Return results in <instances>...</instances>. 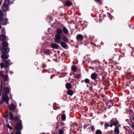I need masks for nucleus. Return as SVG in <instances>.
Wrapping results in <instances>:
<instances>
[{
	"label": "nucleus",
	"mask_w": 134,
	"mask_h": 134,
	"mask_svg": "<svg viewBox=\"0 0 134 134\" xmlns=\"http://www.w3.org/2000/svg\"><path fill=\"white\" fill-rule=\"evenodd\" d=\"M56 32L57 34L55 35L54 41L58 43H60V45L62 47L66 48L68 47V46L66 43L67 42L61 41L62 37L61 35L62 34V29L60 28L57 29Z\"/></svg>",
	"instance_id": "nucleus-1"
},
{
	"label": "nucleus",
	"mask_w": 134,
	"mask_h": 134,
	"mask_svg": "<svg viewBox=\"0 0 134 134\" xmlns=\"http://www.w3.org/2000/svg\"><path fill=\"white\" fill-rule=\"evenodd\" d=\"M12 64V63L10 62V59H8V60H3L2 62L0 63L1 68V69H2L4 67L7 68L9 65H10Z\"/></svg>",
	"instance_id": "nucleus-2"
},
{
	"label": "nucleus",
	"mask_w": 134,
	"mask_h": 134,
	"mask_svg": "<svg viewBox=\"0 0 134 134\" xmlns=\"http://www.w3.org/2000/svg\"><path fill=\"white\" fill-rule=\"evenodd\" d=\"M10 2L9 0H5L4 2L2 7V9L4 12H6L8 10Z\"/></svg>",
	"instance_id": "nucleus-3"
},
{
	"label": "nucleus",
	"mask_w": 134,
	"mask_h": 134,
	"mask_svg": "<svg viewBox=\"0 0 134 134\" xmlns=\"http://www.w3.org/2000/svg\"><path fill=\"white\" fill-rule=\"evenodd\" d=\"M2 98V99L1 100L0 104H2L4 102H5L7 104H8L9 98L7 94H5L4 93H3Z\"/></svg>",
	"instance_id": "nucleus-4"
},
{
	"label": "nucleus",
	"mask_w": 134,
	"mask_h": 134,
	"mask_svg": "<svg viewBox=\"0 0 134 134\" xmlns=\"http://www.w3.org/2000/svg\"><path fill=\"white\" fill-rule=\"evenodd\" d=\"M9 115L10 118L11 120L15 121H19L20 117V116L19 115H17L14 116L11 112H9Z\"/></svg>",
	"instance_id": "nucleus-5"
},
{
	"label": "nucleus",
	"mask_w": 134,
	"mask_h": 134,
	"mask_svg": "<svg viewBox=\"0 0 134 134\" xmlns=\"http://www.w3.org/2000/svg\"><path fill=\"white\" fill-rule=\"evenodd\" d=\"M17 105V104H14L13 103H12L10 104L9 106V109L11 111H13L15 110L14 111V112H15L16 115H17V112L19 110L18 109H15Z\"/></svg>",
	"instance_id": "nucleus-6"
},
{
	"label": "nucleus",
	"mask_w": 134,
	"mask_h": 134,
	"mask_svg": "<svg viewBox=\"0 0 134 134\" xmlns=\"http://www.w3.org/2000/svg\"><path fill=\"white\" fill-rule=\"evenodd\" d=\"M76 39L77 41L81 42L82 41L83 39V36L81 34H77L76 37Z\"/></svg>",
	"instance_id": "nucleus-7"
},
{
	"label": "nucleus",
	"mask_w": 134,
	"mask_h": 134,
	"mask_svg": "<svg viewBox=\"0 0 134 134\" xmlns=\"http://www.w3.org/2000/svg\"><path fill=\"white\" fill-rule=\"evenodd\" d=\"M64 123L63 122H58L57 124V125L55 127V128L56 129H57L59 128H62L64 127Z\"/></svg>",
	"instance_id": "nucleus-8"
},
{
	"label": "nucleus",
	"mask_w": 134,
	"mask_h": 134,
	"mask_svg": "<svg viewBox=\"0 0 134 134\" xmlns=\"http://www.w3.org/2000/svg\"><path fill=\"white\" fill-rule=\"evenodd\" d=\"M1 52L2 54H6L8 51H9V49L8 47L6 48H5L2 47L1 49Z\"/></svg>",
	"instance_id": "nucleus-9"
},
{
	"label": "nucleus",
	"mask_w": 134,
	"mask_h": 134,
	"mask_svg": "<svg viewBox=\"0 0 134 134\" xmlns=\"http://www.w3.org/2000/svg\"><path fill=\"white\" fill-rule=\"evenodd\" d=\"M16 129V130H21L22 128L21 124L20 123H18L15 126Z\"/></svg>",
	"instance_id": "nucleus-10"
},
{
	"label": "nucleus",
	"mask_w": 134,
	"mask_h": 134,
	"mask_svg": "<svg viewBox=\"0 0 134 134\" xmlns=\"http://www.w3.org/2000/svg\"><path fill=\"white\" fill-rule=\"evenodd\" d=\"M61 38L63 41L65 42H68V38L64 35L63 34L61 36Z\"/></svg>",
	"instance_id": "nucleus-11"
},
{
	"label": "nucleus",
	"mask_w": 134,
	"mask_h": 134,
	"mask_svg": "<svg viewBox=\"0 0 134 134\" xmlns=\"http://www.w3.org/2000/svg\"><path fill=\"white\" fill-rule=\"evenodd\" d=\"M62 31V32H63L64 34L66 35L69 34V31L65 26L63 27Z\"/></svg>",
	"instance_id": "nucleus-12"
},
{
	"label": "nucleus",
	"mask_w": 134,
	"mask_h": 134,
	"mask_svg": "<svg viewBox=\"0 0 134 134\" xmlns=\"http://www.w3.org/2000/svg\"><path fill=\"white\" fill-rule=\"evenodd\" d=\"M3 93H4L5 94H8L9 92V88L7 87H5L3 90Z\"/></svg>",
	"instance_id": "nucleus-13"
},
{
	"label": "nucleus",
	"mask_w": 134,
	"mask_h": 134,
	"mask_svg": "<svg viewBox=\"0 0 134 134\" xmlns=\"http://www.w3.org/2000/svg\"><path fill=\"white\" fill-rule=\"evenodd\" d=\"M97 75L95 72L92 74L91 75V78L93 80H95L97 79Z\"/></svg>",
	"instance_id": "nucleus-14"
},
{
	"label": "nucleus",
	"mask_w": 134,
	"mask_h": 134,
	"mask_svg": "<svg viewBox=\"0 0 134 134\" xmlns=\"http://www.w3.org/2000/svg\"><path fill=\"white\" fill-rule=\"evenodd\" d=\"M6 38V37L5 34H1L0 35V40L1 41H4Z\"/></svg>",
	"instance_id": "nucleus-15"
},
{
	"label": "nucleus",
	"mask_w": 134,
	"mask_h": 134,
	"mask_svg": "<svg viewBox=\"0 0 134 134\" xmlns=\"http://www.w3.org/2000/svg\"><path fill=\"white\" fill-rule=\"evenodd\" d=\"M51 47L54 49H57L59 47V45L57 44L53 43L51 45Z\"/></svg>",
	"instance_id": "nucleus-16"
},
{
	"label": "nucleus",
	"mask_w": 134,
	"mask_h": 134,
	"mask_svg": "<svg viewBox=\"0 0 134 134\" xmlns=\"http://www.w3.org/2000/svg\"><path fill=\"white\" fill-rule=\"evenodd\" d=\"M9 57L8 55H7L6 54H3L1 55V58L3 59H7Z\"/></svg>",
	"instance_id": "nucleus-17"
},
{
	"label": "nucleus",
	"mask_w": 134,
	"mask_h": 134,
	"mask_svg": "<svg viewBox=\"0 0 134 134\" xmlns=\"http://www.w3.org/2000/svg\"><path fill=\"white\" fill-rule=\"evenodd\" d=\"M2 45L3 47H6L7 48L8 47L9 45V44L7 41H4L2 43Z\"/></svg>",
	"instance_id": "nucleus-18"
},
{
	"label": "nucleus",
	"mask_w": 134,
	"mask_h": 134,
	"mask_svg": "<svg viewBox=\"0 0 134 134\" xmlns=\"http://www.w3.org/2000/svg\"><path fill=\"white\" fill-rule=\"evenodd\" d=\"M67 93L68 95L71 96L73 94L74 92L72 90L69 89L68 90Z\"/></svg>",
	"instance_id": "nucleus-19"
},
{
	"label": "nucleus",
	"mask_w": 134,
	"mask_h": 134,
	"mask_svg": "<svg viewBox=\"0 0 134 134\" xmlns=\"http://www.w3.org/2000/svg\"><path fill=\"white\" fill-rule=\"evenodd\" d=\"M65 127H63L61 129H59L58 132V133L59 134H64V129Z\"/></svg>",
	"instance_id": "nucleus-20"
},
{
	"label": "nucleus",
	"mask_w": 134,
	"mask_h": 134,
	"mask_svg": "<svg viewBox=\"0 0 134 134\" xmlns=\"http://www.w3.org/2000/svg\"><path fill=\"white\" fill-rule=\"evenodd\" d=\"M118 121H113L112 119L111 120L110 122L112 123L113 126H115L117 125L118 124Z\"/></svg>",
	"instance_id": "nucleus-21"
},
{
	"label": "nucleus",
	"mask_w": 134,
	"mask_h": 134,
	"mask_svg": "<svg viewBox=\"0 0 134 134\" xmlns=\"http://www.w3.org/2000/svg\"><path fill=\"white\" fill-rule=\"evenodd\" d=\"M114 132L116 134H119V128L118 127L115 126L114 130Z\"/></svg>",
	"instance_id": "nucleus-22"
},
{
	"label": "nucleus",
	"mask_w": 134,
	"mask_h": 134,
	"mask_svg": "<svg viewBox=\"0 0 134 134\" xmlns=\"http://www.w3.org/2000/svg\"><path fill=\"white\" fill-rule=\"evenodd\" d=\"M66 88L67 89H70L71 88L72 85L71 84L69 83H67L65 85Z\"/></svg>",
	"instance_id": "nucleus-23"
},
{
	"label": "nucleus",
	"mask_w": 134,
	"mask_h": 134,
	"mask_svg": "<svg viewBox=\"0 0 134 134\" xmlns=\"http://www.w3.org/2000/svg\"><path fill=\"white\" fill-rule=\"evenodd\" d=\"M61 118L63 121H65L66 119V115L65 114H63L61 115Z\"/></svg>",
	"instance_id": "nucleus-24"
},
{
	"label": "nucleus",
	"mask_w": 134,
	"mask_h": 134,
	"mask_svg": "<svg viewBox=\"0 0 134 134\" xmlns=\"http://www.w3.org/2000/svg\"><path fill=\"white\" fill-rule=\"evenodd\" d=\"M3 15V12L2 10H0V19L5 18Z\"/></svg>",
	"instance_id": "nucleus-25"
},
{
	"label": "nucleus",
	"mask_w": 134,
	"mask_h": 134,
	"mask_svg": "<svg viewBox=\"0 0 134 134\" xmlns=\"http://www.w3.org/2000/svg\"><path fill=\"white\" fill-rule=\"evenodd\" d=\"M1 33L2 34H5V27H3L2 28L1 31Z\"/></svg>",
	"instance_id": "nucleus-26"
},
{
	"label": "nucleus",
	"mask_w": 134,
	"mask_h": 134,
	"mask_svg": "<svg viewBox=\"0 0 134 134\" xmlns=\"http://www.w3.org/2000/svg\"><path fill=\"white\" fill-rule=\"evenodd\" d=\"M88 129L91 130L92 131H94L95 130V127L93 125L91 126L88 127Z\"/></svg>",
	"instance_id": "nucleus-27"
},
{
	"label": "nucleus",
	"mask_w": 134,
	"mask_h": 134,
	"mask_svg": "<svg viewBox=\"0 0 134 134\" xmlns=\"http://www.w3.org/2000/svg\"><path fill=\"white\" fill-rule=\"evenodd\" d=\"M65 4L67 6L69 7L71 5L72 3L69 1H67L66 2Z\"/></svg>",
	"instance_id": "nucleus-28"
},
{
	"label": "nucleus",
	"mask_w": 134,
	"mask_h": 134,
	"mask_svg": "<svg viewBox=\"0 0 134 134\" xmlns=\"http://www.w3.org/2000/svg\"><path fill=\"white\" fill-rule=\"evenodd\" d=\"M50 51L49 49L46 50L44 51L45 54L47 55H49L50 54Z\"/></svg>",
	"instance_id": "nucleus-29"
},
{
	"label": "nucleus",
	"mask_w": 134,
	"mask_h": 134,
	"mask_svg": "<svg viewBox=\"0 0 134 134\" xmlns=\"http://www.w3.org/2000/svg\"><path fill=\"white\" fill-rule=\"evenodd\" d=\"M71 69L73 71L75 72L77 70V68L75 66L73 65L72 66Z\"/></svg>",
	"instance_id": "nucleus-30"
},
{
	"label": "nucleus",
	"mask_w": 134,
	"mask_h": 134,
	"mask_svg": "<svg viewBox=\"0 0 134 134\" xmlns=\"http://www.w3.org/2000/svg\"><path fill=\"white\" fill-rule=\"evenodd\" d=\"M5 72L3 71H1L0 72V77H3L5 75L4 74Z\"/></svg>",
	"instance_id": "nucleus-31"
},
{
	"label": "nucleus",
	"mask_w": 134,
	"mask_h": 134,
	"mask_svg": "<svg viewBox=\"0 0 134 134\" xmlns=\"http://www.w3.org/2000/svg\"><path fill=\"white\" fill-rule=\"evenodd\" d=\"M96 134H102L101 131L99 130H97L96 131Z\"/></svg>",
	"instance_id": "nucleus-32"
},
{
	"label": "nucleus",
	"mask_w": 134,
	"mask_h": 134,
	"mask_svg": "<svg viewBox=\"0 0 134 134\" xmlns=\"http://www.w3.org/2000/svg\"><path fill=\"white\" fill-rule=\"evenodd\" d=\"M2 78H3V79L5 81H7L8 80V77L5 75Z\"/></svg>",
	"instance_id": "nucleus-33"
},
{
	"label": "nucleus",
	"mask_w": 134,
	"mask_h": 134,
	"mask_svg": "<svg viewBox=\"0 0 134 134\" xmlns=\"http://www.w3.org/2000/svg\"><path fill=\"white\" fill-rule=\"evenodd\" d=\"M81 77L80 74H77L75 76V78L76 79L79 78Z\"/></svg>",
	"instance_id": "nucleus-34"
},
{
	"label": "nucleus",
	"mask_w": 134,
	"mask_h": 134,
	"mask_svg": "<svg viewBox=\"0 0 134 134\" xmlns=\"http://www.w3.org/2000/svg\"><path fill=\"white\" fill-rule=\"evenodd\" d=\"M6 126L7 127L9 128L10 130H12V127L9 125L8 124H6Z\"/></svg>",
	"instance_id": "nucleus-35"
},
{
	"label": "nucleus",
	"mask_w": 134,
	"mask_h": 134,
	"mask_svg": "<svg viewBox=\"0 0 134 134\" xmlns=\"http://www.w3.org/2000/svg\"><path fill=\"white\" fill-rule=\"evenodd\" d=\"M90 81L88 79H86L84 80V82L86 83H88Z\"/></svg>",
	"instance_id": "nucleus-36"
},
{
	"label": "nucleus",
	"mask_w": 134,
	"mask_h": 134,
	"mask_svg": "<svg viewBox=\"0 0 134 134\" xmlns=\"http://www.w3.org/2000/svg\"><path fill=\"white\" fill-rule=\"evenodd\" d=\"M104 126L105 128H107L108 127H109V125L107 122H105L104 124Z\"/></svg>",
	"instance_id": "nucleus-37"
},
{
	"label": "nucleus",
	"mask_w": 134,
	"mask_h": 134,
	"mask_svg": "<svg viewBox=\"0 0 134 134\" xmlns=\"http://www.w3.org/2000/svg\"><path fill=\"white\" fill-rule=\"evenodd\" d=\"M1 88L0 89V96H1V92L2 90V84L1 85Z\"/></svg>",
	"instance_id": "nucleus-38"
},
{
	"label": "nucleus",
	"mask_w": 134,
	"mask_h": 134,
	"mask_svg": "<svg viewBox=\"0 0 134 134\" xmlns=\"http://www.w3.org/2000/svg\"><path fill=\"white\" fill-rule=\"evenodd\" d=\"M133 120L134 121V117L133 118ZM131 126L133 128V130H134V124H133L132 125H131Z\"/></svg>",
	"instance_id": "nucleus-39"
},
{
	"label": "nucleus",
	"mask_w": 134,
	"mask_h": 134,
	"mask_svg": "<svg viewBox=\"0 0 134 134\" xmlns=\"http://www.w3.org/2000/svg\"><path fill=\"white\" fill-rule=\"evenodd\" d=\"M87 125L86 124H84L83 125V128L84 129H86L87 128Z\"/></svg>",
	"instance_id": "nucleus-40"
},
{
	"label": "nucleus",
	"mask_w": 134,
	"mask_h": 134,
	"mask_svg": "<svg viewBox=\"0 0 134 134\" xmlns=\"http://www.w3.org/2000/svg\"><path fill=\"white\" fill-rule=\"evenodd\" d=\"M14 134H21V133L20 131H17Z\"/></svg>",
	"instance_id": "nucleus-41"
},
{
	"label": "nucleus",
	"mask_w": 134,
	"mask_h": 134,
	"mask_svg": "<svg viewBox=\"0 0 134 134\" xmlns=\"http://www.w3.org/2000/svg\"><path fill=\"white\" fill-rule=\"evenodd\" d=\"M110 125H109V127H111L113 125V124H112V123H111V122H110Z\"/></svg>",
	"instance_id": "nucleus-42"
},
{
	"label": "nucleus",
	"mask_w": 134,
	"mask_h": 134,
	"mask_svg": "<svg viewBox=\"0 0 134 134\" xmlns=\"http://www.w3.org/2000/svg\"><path fill=\"white\" fill-rule=\"evenodd\" d=\"M100 124L101 125H102L104 124V123L103 121H101L100 122Z\"/></svg>",
	"instance_id": "nucleus-43"
},
{
	"label": "nucleus",
	"mask_w": 134,
	"mask_h": 134,
	"mask_svg": "<svg viewBox=\"0 0 134 134\" xmlns=\"http://www.w3.org/2000/svg\"><path fill=\"white\" fill-rule=\"evenodd\" d=\"M108 133H109H109H110V134H111V133H113V131H111L110 132L108 131Z\"/></svg>",
	"instance_id": "nucleus-44"
},
{
	"label": "nucleus",
	"mask_w": 134,
	"mask_h": 134,
	"mask_svg": "<svg viewBox=\"0 0 134 134\" xmlns=\"http://www.w3.org/2000/svg\"><path fill=\"white\" fill-rule=\"evenodd\" d=\"M96 1L98 3H99L100 2V0H96Z\"/></svg>",
	"instance_id": "nucleus-45"
},
{
	"label": "nucleus",
	"mask_w": 134,
	"mask_h": 134,
	"mask_svg": "<svg viewBox=\"0 0 134 134\" xmlns=\"http://www.w3.org/2000/svg\"><path fill=\"white\" fill-rule=\"evenodd\" d=\"M8 115H7V116H6V117H7L8 116Z\"/></svg>",
	"instance_id": "nucleus-46"
},
{
	"label": "nucleus",
	"mask_w": 134,
	"mask_h": 134,
	"mask_svg": "<svg viewBox=\"0 0 134 134\" xmlns=\"http://www.w3.org/2000/svg\"><path fill=\"white\" fill-rule=\"evenodd\" d=\"M119 126H120V125H119Z\"/></svg>",
	"instance_id": "nucleus-47"
},
{
	"label": "nucleus",
	"mask_w": 134,
	"mask_h": 134,
	"mask_svg": "<svg viewBox=\"0 0 134 134\" xmlns=\"http://www.w3.org/2000/svg\"><path fill=\"white\" fill-rule=\"evenodd\" d=\"M87 87L88 86V85H87Z\"/></svg>",
	"instance_id": "nucleus-48"
}]
</instances>
